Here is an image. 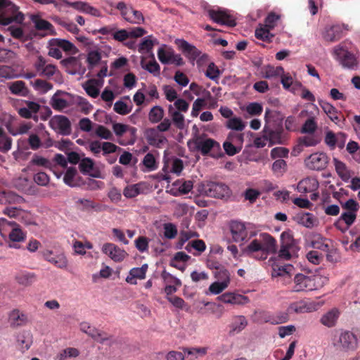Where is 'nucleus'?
<instances>
[{
    "mask_svg": "<svg viewBox=\"0 0 360 360\" xmlns=\"http://www.w3.org/2000/svg\"><path fill=\"white\" fill-rule=\"evenodd\" d=\"M56 6L60 11L65 10L68 7H72L78 11L93 16H100L101 15L100 11L97 8L84 1L70 2L68 0H60L56 4Z\"/></svg>",
    "mask_w": 360,
    "mask_h": 360,
    "instance_id": "0eeeda50",
    "label": "nucleus"
},
{
    "mask_svg": "<svg viewBox=\"0 0 360 360\" xmlns=\"http://www.w3.org/2000/svg\"><path fill=\"white\" fill-rule=\"evenodd\" d=\"M340 311L338 308H333L321 316L320 322L328 328H332L335 326L339 319Z\"/></svg>",
    "mask_w": 360,
    "mask_h": 360,
    "instance_id": "7c9ffc66",
    "label": "nucleus"
},
{
    "mask_svg": "<svg viewBox=\"0 0 360 360\" xmlns=\"http://www.w3.org/2000/svg\"><path fill=\"white\" fill-rule=\"evenodd\" d=\"M217 299L225 304L233 305H243L250 301L248 297L234 292H225L217 297Z\"/></svg>",
    "mask_w": 360,
    "mask_h": 360,
    "instance_id": "393cba45",
    "label": "nucleus"
},
{
    "mask_svg": "<svg viewBox=\"0 0 360 360\" xmlns=\"http://www.w3.org/2000/svg\"><path fill=\"white\" fill-rule=\"evenodd\" d=\"M8 88L13 95L25 97L29 94V89L26 86L25 83L21 80L10 82L8 84Z\"/></svg>",
    "mask_w": 360,
    "mask_h": 360,
    "instance_id": "4c0bfd02",
    "label": "nucleus"
},
{
    "mask_svg": "<svg viewBox=\"0 0 360 360\" xmlns=\"http://www.w3.org/2000/svg\"><path fill=\"white\" fill-rule=\"evenodd\" d=\"M264 132L267 139L269 146L276 144H283L285 139L283 137L282 134L278 131L264 129Z\"/></svg>",
    "mask_w": 360,
    "mask_h": 360,
    "instance_id": "ea45409f",
    "label": "nucleus"
},
{
    "mask_svg": "<svg viewBox=\"0 0 360 360\" xmlns=\"http://www.w3.org/2000/svg\"><path fill=\"white\" fill-rule=\"evenodd\" d=\"M269 266L271 267V276L290 278L291 274L294 271V267L291 264H285L280 266L277 264L276 258H270L268 261Z\"/></svg>",
    "mask_w": 360,
    "mask_h": 360,
    "instance_id": "412c9836",
    "label": "nucleus"
},
{
    "mask_svg": "<svg viewBox=\"0 0 360 360\" xmlns=\"http://www.w3.org/2000/svg\"><path fill=\"white\" fill-rule=\"evenodd\" d=\"M334 53L343 68L353 70L357 66L355 56L347 50L340 46L334 49Z\"/></svg>",
    "mask_w": 360,
    "mask_h": 360,
    "instance_id": "2eb2a0df",
    "label": "nucleus"
},
{
    "mask_svg": "<svg viewBox=\"0 0 360 360\" xmlns=\"http://www.w3.org/2000/svg\"><path fill=\"white\" fill-rule=\"evenodd\" d=\"M112 130L117 136H122L124 134H129L128 140H120L119 143L122 146L133 145L136 140V129L133 127L121 123L112 124Z\"/></svg>",
    "mask_w": 360,
    "mask_h": 360,
    "instance_id": "1a4fd4ad",
    "label": "nucleus"
},
{
    "mask_svg": "<svg viewBox=\"0 0 360 360\" xmlns=\"http://www.w3.org/2000/svg\"><path fill=\"white\" fill-rule=\"evenodd\" d=\"M189 103L183 98L177 99L172 104L167 106L168 115L172 123L179 129L185 127L184 113L187 112Z\"/></svg>",
    "mask_w": 360,
    "mask_h": 360,
    "instance_id": "20e7f679",
    "label": "nucleus"
},
{
    "mask_svg": "<svg viewBox=\"0 0 360 360\" xmlns=\"http://www.w3.org/2000/svg\"><path fill=\"white\" fill-rule=\"evenodd\" d=\"M204 192L209 197L221 199L231 195V190L223 183L209 182L204 186Z\"/></svg>",
    "mask_w": 360,
    "mask_h": 360,
    "instance_id": "6e6552de",
    "label": "nucleus"
},
{
    "mask_svg": "<svg viewBox=\"0 0 360 360\" xmlns=\"http://www.w3.org/2000/svg\"><path fill=\"white\" fill-rule=\"evenodd\" d=\"M148 269V265L144 264L141 267H135L130 270L129 275L126 278V281L130 284H136V279H143L146 277V273Z\"/></svg>",
    "mask_w": 360,
    "mask_h": 360,
    "instance_id": "f704fd0d",
    "label": "nucleus"
},
{
    "mask_svg": "<svg viewBox=\"0 0 360 360\" xmlns=\"http://www.w3.org/2000/svg\"><path fill=\"white\" fill-rule=\"evenodd\" d=\"M189 144H193L195 149L200 151L202 155L211 153L212 157H217L221 153L220 144L215 140L205 136H196L188 142Z\"/></svg>",
    "mask_w": 360,
    "mask_h": 360,
    "instance_id": "39448f33",
    "label": "nucleus"
},
{
    "mask_svg": "<svg viewBox=\"0 0 360 360\" xmlns=\"http://www.w3.org/2000/svg\"><path fill=\"white\" fill-rule=\"evenodd\" d=\"M319 306L314 302H304L300 301L292 303L289 309L290 311L295 312L297 314H303L315 311L318 309Z\"/></svg>",
    "mask_w": 360,
    "mask_h": 360,
    "instance_id": "cd10ccee",
    "label": "nucleus"
},
{
    "mask_svg": "<svg viewBox=\"0 0 360 360\" xmlns=\"http://www.w3.org/2000/svg\"><path fill=\"white\" fill-rule=\"evenodd\" d=\"M24 14L8 0H0V25H8L12 22L22 24Z\"/></svg>",
    "mask_w": 360,
    "mask_h": 360,
    "instance_id": "7ed1b4c3",
    "label": "nucleus"
},
{
    "mask_svg": "<svg viewBox=\"0 0 360 360\" xmlns=\"http://www.w3.org/2000/svg\"><path fill=\"white\" fill-rule=\"evenodd\" d=\"M283 73L284 70L281 66H267L264 70L263 77L266 79H271L274 77H280Z\"/></svg>",
    "mask_w": 360,
    "mask_h": 360,
    "instance_id": "4d7b16f0",
    "label": "nucleus"
},
{
    "mask_svg": "<svg viewBox=\"0 0 360 360\" xmlns=\"http://www.w3.org/2000/svg\"><path fill=\"white\" fill-rule=\"evenodd\" d=\"M34 68L37 75L48 78L51 77L58 72L57 67L53 64L49 63L41 56L37 57L34 63Z\"/></svg>",
    "mask_w": 360,
    "mask_h": 360,
    "instance_id": "dca6fc26",
    "label": "nucleus"
},
{
    "mask_svg": "<svg viewBox=\"0 0 360 360\" xmlns=\"http://www.w3.org/2000/svg\"><path fill=\"white\" fill-rule=\"evenodd\" d=\"M152 60L146 63L143 59L141 61V68L155 77H159L160 75V67L156 62L154 55L152 54Z\"/></svg>",
    "mask_w": 360,
    "mask_h": 360,
    "instance_id": "a19ab883",
    "label": "nucleus"
},
{
    "mask_svg": "<svg viewBox=\"0 0 360 360\" xmlns=\"http://www.w3.org/2000/svg\"><path fill=\"white\" fill-rule=\"evenodd\" d=\"M15 279L20 285L28 286L35 281V275L32 273H21L16 276Z\"/></svg>",
    "mask_w": 360,
    "mask_h": 360,
    "instance_id": "680f3d73",
    "label": "nucleus"
},
{
    "mask_svg": "<svg viewBox=\"0 0 360 360\" xmlns=\"http://www.w3.org/2000/svg\"><path fill=\"white\" fill-rule=\"evenodd\" d=\"M208 15L210 18L216 23L229 27H234L236 25L235 18L227 10H209Z\"/></svg>",
    "mask_w": 360,
    "mask_h": 360,
    "instance_id": "4468645a",
    "label": "nucleus"
},
{
    "mask_svg": "<svg viewBox=\"0 0 360 360\" xmlns=\"http://www.w3.org/2000/svg\"><path fill=\"white\" fill-rule=\"evenodd\" d=\"M7 236L11 242L20 243L25 240L26 233L22 231L20 225L17 224V226L12 229Z\"/></svg>",
    "mask_w": 360,
    "mask_h": 360,
    "instance_id": "a18cd8bd",
    "label": "nucleus"
},
{
    "mask_svg": "<svg viewBox=\"0 0 360 360\" xmlns=\"http://www.w3.org/2000/svg\"><path fill=\"white\" fill-rule=\"evenodd\" d=\"M76 204L83 210H94L96 211L103 210L102 206L95 203L94 201L87 198H79L76 201Z\"/></svg>",
    "mask_w": 360,
    "mask_h": 360,
    "instance_id": "c03bdc74",
    "label": "nucleus"
},
{
    "mask_svg": "<svg viewBox=\"0 0 360 360\" xmlns=\"http://www.w3.org/2000/svg\"><path fill=\"white\" fill-rule=\"evenodd\" d=\"M51 105L54 110L61 111L69 107L70 104L66 98L56 93L51 98Z\"/></svg>",
    "mask_w": 360,
    "mask_h": 360,
    "instance_id": "37998d69",
    "label": "nucleus"
},
{
    "mask_svg": "<svg viewBox=\"0 0 360 360\" xmlns=\"http://www.w3.org/2000/svg\"><path fill=\"white\" fill-rule=\"evenodd\" d=\"M356 218V213L343 212L335 223V226L342 232H345L354 223Z\"/></svg>",
    "mask_w": 360,
    "mask_h": 360,
    "instance_id": "a878e982",
    "label": "nucleus"
},
{
    "mask_svg": "<svg viewBox=\"0 0 360 360\" xmlns=\"http://www.w3.org/2000/svg\"><path fill=\"white\" fill-rule=\"evenodd\" d=\"M333 162L335 171L340 178L345 182H349L352 174L346 165L335 158H333Z\"/></svg>",
    "mask_w": 360,
    "mask_h": 360,
    "instance_id": "c9c22d12",
    "label": "nucleus"
},
{
    "mask_svg": "<svg viewBox=\"0 0 360 360\" xmlns=\"http://www.w3.org/2000/svg\"><path fill=\"white\" fill-rule=\"evenodd\" d=\"M30 18L37 30L46 31V34H56L53 25L47 20L37 15H31Z\"/></svg>",
    "mask_w": 360,
    "mask_h": 360,
    "instance_id": "2f4dec72",
    "label": "nucleus"
},
{
    "mask_svg": "<svg viewBox=\"0 0 360 360\" xmlns=\"http://www.w3.org/2000/svg\"><path fill=\"white\" fill-rule=\"evenodd\" d=\"M316 289L315 278L302 274H297L294 277V292L311 291Z\"/></svg>",
    "mask_w": 360,
    "mask_h": 360,
    "instance_id": "ddd939ff",
    "label": "nucleus"
},
{
    "mask_svg": "<svg viewBox=\"0 0 360 360\" xmlns=\"http://www.w3.org/2000/svg\"><path fill=\"white\" fill-rule=\"evenodd\" d=\"M348 25L336 24L325 28L323 34V39L330 42L335 41L341 38L344 32L348 31Z\"/></svg>",
    "mask_w": 360,
    "mask_h": 360,
    "instance_id": "a211bd4d",
    "label": "nucleus"
},
{
    "mask_svg": "<svg viewBox=\"0 0 360 360\" xmlns=\"http://www.w3.org/2000/svg\"><path fill=\"white\" fill-rule=\"evenodd\" d=\"M143 134L148 143L152 146L160 148L167 142L166 137L156 128L146 129Z\"/></svg>",
    "mask_w": 360,
    "mask_h": 360,
    "instance_id": "4be33fe9",
    "label": "nucleus"
},
{
    "mask_svg": "<svg viewBox=\"0 0 360 360\" xmlns=\"http://www.w3.org/2000/svg\"><path fill=\"white\" fill-rule=\"evenodd\" d=\"M164 114L165 112L162 107L160 105H155L149 111L148 120L151 123H158L162 120Z\"/></svg>",
    "mask_w": 360,
    "mask_h": 360,
    "instance_id": "49530a36",
    "label": "nucleus"
},
{
    "mask_svg": "<svg viewBox=\"0 0 360 360\" xmlns=\"http://www.w3.org/2000/svg\"><path fill=\"white\" fill-rule=\"evenodd\" d=\"M254 225L239 220H231L228 224V230L231 239L235 243H242L248 238L257 235L256 231H253Z\"/></svg>",
    "mask_w": 360,
    "mask_h": 360,
    "instance_id": "f03ea898",
    "label": "nucleus"
},
{
    "mask_svg": "<svg viewBox=\"0 0 360 360\" xmlns=\"http://www.w3.org/2000/svg\"><path fill=\"white\" fill-rule=\"evenodd\" d=\"M44 259L60 269H65L68 266V259L63 252H54L52 250H46L43 252Z\"/></svg>",
    "mask_w": 360,
    "mask_h": 360,
    "instance_id": "5701e85b",
    "label": "nucleus"
},
{
    "mask_svg": "<svg viewBox=\"0 0 360 360\" xmlns=\"http://www.w3.org/2000/svg\"><path fill=\"white\" fill-rule=\"evenodd\" d=\"M319 105L323 111L327 115L328 118L335 124L340 122V112L336 108L328 102L321 101Z\"/></svg>",
    "mask_w": 360,
    "mask_h": 360,
    "instance_id": "e433bc0d",
    "label": "nucleus"
},
{
    "mask_svg": "<svg viewBox=\"0 0 360 360\" xmlns=\"http://www.w3.org/2000/svg\"><path fill=\"white\" fill-rule=\"evenodd\" d=\"M80 330L96 341L99 342L100 343L105 344H110L112 341V337L105 335L104 333L100 331L96 327L91 326L89 322L83 321L79 324Z\"/></svg>",
    "mask_w": 360,
    "mask_h": 360,
    "instance_id": "9b49d317",
    "label": "nucleus"
},
{
    "mask_svg": "<svg viewBox=\"0 0 360 360\" xmlns=\"http://www.w3.org/2000/svg\"><path fill=\"white\" fill-rule=\"evenodd\" d=\"M227 128L238 131H243L245 124L240 117H232L230 118L226 124Z\"/></svg>",
    "mask_w": 360,
    "mask_h": 360,
    "instance_id": "0e129e2a",
    "label": "nucleus"
},
{
    "mask_svg": "<svg viewBox=\"0 0 360 360\" xmlns=\"http://www.w3.org/2000/svg\"><path fill=\"white\" fill-rule=\"evenodd\" d=\"M17 222L0 218V235L6 238L13 228L17 226Z\"/></svg>",
    "mask_w": 360,
    "mask_h": 360,
    "instance_id": "3c124183",
    "label": "nucleus"
},
{
    "mask_svg": "<svg viewBox=\"0 0 360 360\" xmlns=\"http://www.w3.org/2000/svg\"><path fill=\"white\" fill-rule=\"evenodd\" d=\"M156 39H154L152 35H148L143 39L141 43L139 46V51L140 53L150 52L155 44H158Z\"/></svg>",
    "mask_w": 360,
    "mask_h": 360,
    "instance_id": "8fccbe9b",
    "label": "nucleus"
},
{
    "mask_svg": "<svg viewBox=\"0 0 360 360\" xmlns=\"http://www.w3.org/2000/svg\"><path fill=\"white\" fill-rule=\"evenodd\" d=\"M141 192V185L136 184L127 186L123 191V195L127 198L137 196Z\"/></svg>",
    "mask_w": 360,
    "mask_h": 360,
    "instance_id": "338daca9",
    "label": "nucleus"
},
{
    "mask_svg": "<svg viewBox=\"0 0 360 360\" xmlns=\"http://www.w3.org/2000/svg\"><path fill=\"white\" fill-rule=\"evenodd\" d=\"M193 186V182L191 181L177 180L172 184V188L168 191V192L174 196L186 194L191 191Z\"/></svg>",
    "mask_w": 360,
    "mask_h": 360,
    "instance_id": "c85d7f7f",
    "label": "nucleus"
},
{
    "mask_svg": "<svg viewBox=\"0 0 360 360\" xmlns=\"http://www.w3.org/2000/svg\"><path fill=\"white\" fill-rule=\"evenodd\" d=\"M319 182L316 179L308 177L301 180L297 186V191L302 193L315 192L319 188Z\"/></svg>",
    "mask_w": 360,
    "mask_h": 360,
    "instance_id": "c756f323",
    "label": "nucleus"
},
{
    "mask_svg": "<svg viewBox=\"0 0 360 360\" xmlns=\"http://www.w3.org/2000/svg\"><path fill=\"white\" fill-rule=\"evenodd\" d=\"M18 77H19V75L13 68L7 65H0V82Z\"/></svg>",
    "mask_w": 360,
    "mask_h": 360,
    "instance_id": "de8ad7c7",
    "label": "nucleus"
},
{
    "mask_svg": "<svg viewBox=\"0 0 360 360\" xmlns=\"http://www.w3.org/2000/svg\"><path fill=\"white\" fill-rule=\"evenodd\" d=\"M281 244L293 248H297L293 238V233L290 230L285 231L281 234Z\"/></svg>",
    "mask_w": 360,
    "mask_h": 360,
    "instance_id": "e2e57ef3",
    "label": "nucleus"
},
{
    "mask_svg": "<svg viewBox=\"0 0 360 360\" xmlns=\"http://www.w3.org/2000/svg\"><path fill=\"white\" fill-rule=\"evenodd\" d=\"M116 8L120 11L124 20L129 23L140 25L144 22V18L141 11L134 9L123 1L117 3Z\"/></svg>",
    "mask_w": 360,
    "mask_h": 360,
    "instance_id": "423d86ee",
    "label": "nucleus"
},
{
    "mask_svg": "<svg viewBox=\"0 0 360 360\" xmlns=\"http://www.w3.org/2000/svg\"><path fill=\"white\" fill-rule=\"evenodd\" d=\"M49 127L57 134L67 136L71 133V124L64 115H54L49 120Z\"/></svg>",
    "mask_w": 360,
    "mask_h": 360,
    "instance_id": "f8f14e48",
    "label": "nucleus"
},
{
    "mask_svg": "<svg viewBox=\"0 0 360 360\" xmlns=\"http://www.w3.org/2000/svg\"><path fill=\"white\" fill-rule=\"evenodd\" d=\"M165 46V45H163L158 49L157 53L158 58L162 64H169V60L174 51L172 49H166Z\"/></svg>",
    "mask_w": 360,
    "mask_h": 360,
    "instance_id": "052dcab7",
    "label": "nucleus"
},
{
    "mask_svg": "<svg viewBox=\"0 0 360 360\" xmlns=\"http://www.w3.org/2000/svg\"><path fill=\"white\" fill-rule=\"evenodd\" d=\"M79 168L83 174H86L94 178H104L101 171L98 167H95L93 160L89 158H82L79 163Z\"/></svg>",
    "mask_w": 360,
    "mask_h": 360,
    "instance_id": "aec40b11",
    "label": "nucleus"
},
{
    "mask_svg": "<svg viewBox=\"0 0 360 360\" xmlns=\"http://www.w3.org/2000/svg\"><path fill=\"white\" fill-rule=\"evenodd\" d=\"M34 89L40 94H45L52 89L53 85L43 79H36L33 83Z\"/></svg>",
    "mask_w": 360,
    "mask_h": 360,
    "instance_id": "774afa93",
    "label": "nucleus"
},
{
    "mask_svg": "<svg viewBox=\"0 0 360 360\" xmlns=\"http://www.w3.org/2000/svg\"><path fill=\"white\" fill-rule=\"evenodd\" d=\"M175 43L184 53L189 56L193 60L197 58L200 54V52L195 46L189 44L184 39H177Z\"/></svg>",
    "mask_w": 360,
    "mask_h": 360,
    "instance_id": "473e14b6",
    "label": "nucleus"
},
{
    "mask_svg": "<svg viewBox=\"0 0 360 360\" xmlns=\"http://www.w3.org/2000/svg\"><path fill=\"white\" fill-rule=\"evenodd\" d=\"M326 238H324L321 235L316 234L314 236L313 240L311 241V246L314 248L326 252V250H328V248H330L328 244L326 243Z\"/></svg>",
    "mask_w": 360,
    "mask_h": 360,
    "instance_id": "6e6d98bb",
    "label": "nucleus"
},
{
    "mask_svg": "<svg viewBox=\"0 0 360 360\" xmlns=\"http://www.w3.org/2000/svg\"><path fill=\"white\" fill-rule=\"evenodd\" d=\"M339 343L342 349L346 352L355 351L359 345L356 335L351 331H344L340 333Z\"/></svg>",
    "mask_w": 360,
    "mask_h": 360,
    "instance_id": "6ab92c4d",
    "label": "nucleus"
},
{
    "mask_svg": "<svg viewBox=\"0 0 360 360\" xmlns=\"http://www.w3.org/2000/svg\"><path fill=\"white\" fill-rule=\"evenodd\" d=\"M247 326L248 321L244 316H235L233 317L232 322L230 324V333L238 334L244 330Z\"/></svg>",
    "mask_w": 360,
    "mask_h": 360,
    "instance_id": "58836bf2",
    "label": "nucleus"
},
{
    "mask_svg": "<svg viewBox=\"0 0 360 360\" xmlns=\"http://www.w3.org/2000/svg\"><path fill=\"white\" fill-rule=\"evenodd\" d=\"M294 219L297 224L307 229H312L319 225V220L310 212L298 213L295 216Z\"/></svg>",
    "mask_w": 360,
    "mask_h": 360,
    "instance_id": "bb28decb",
    "label": "nucleus"
},
{
    "mask_svg": "<svg viewBox=\"0 0 360 360\" xmlns=\"http://www.w3.org/2000/svg\"><path fill=\"white\" fill-rule=\"evenodd\" d=\"M101 59V53L98 49L90 51L86 57V62L89 68H92L96 65Z\"/></svg>",
    "mask_w": 360,
    "mask_h": 360,
    "instance_id": "69168bd1",
    "label": "nucleus"
},
{
    "mask_svg": "<svg viewBox=\"0 0 360 360\" xmlns=\"http://www.w3.org/2000/svg\"><path fill=\"white\" fill-rule=\"evenodd\" d=\"M276 240L268 233H261L243 250L244 255L259 260L266 259L269 254L276 252Z\"/></svg>",
    "mask_w": 360,
    "mask_h": 360,
    "instance_id": "f257e3e1",
    "label": "nucleus"
},
{
    "mask_svg": "<svg viewBox=\"0 0 360 360\" xmlns=\"http://www.w3.org/2000/svg\"><path fill=\"white\" fill-rule=\"evenodd\" d=\"M28 321L27 316L23 311L15 309L11 311L8 315V322L13 328L22 327Z\"/></svg>",
    "mask_w": 360,
    "mask_h": 360,
    "instance_id": "b1692460",
    "label": "nucleus"
},
{
    "mask_svg": "<svg viewBox=\"0 0 360 360\" xmlns=\"http://www.w3.org/2000/svg\"><path fill=\"white\" fill-rule=\"evenodd\" d=\"M328 155L323 152H316L311 154L304 160L305 166L311 170H323L328 163Z\"/></svg>",
    "mask_w": 360,
    "mask_h": 360,
    "instance_id": "9d476101",
    "label": "nucleus"
},
{
    "mask_svg": "<svg viewBox=\"0 0 360 360\" xmlns=\"http://www.w3.org/2000/svg\"><path fill=\"white\" fill-rule=\"evenodd\" d=\"M17 342L23 350H28L32 344V335L28 330L20 333L17 336Z\"/></svg>",
    "mask_w": 360,
    "mask_h": 360,
    "instance_id": "79ce46f5",
    "label": "nucleus"
},
{
    "mask_svg": "<svg viewBox=\"0 0 360 360\" xmlns=\"http://www.w3.org/2000/svg\"><path fill=\"white\" fill-rule=\"evenodd\" d=\"M77 176V171L76 168L75 167H69L67 169L64 176H63V181L64 183L70 186V187H75L77 185L76 182V177Z\"/></svg>",
    "mask_w": 360,
    "mask_h": 360,
    "instance_id": "603ef678",
    "label": "nucleus"
},
{
    "mask_svg": "<svg viewBox=\"0 0 360 360\" xmlns=\"http://www.w3.org/2000/svg\"><path fill=\"white\" fill-rule=\"evenodd\" d=\"M142 164L145 167V169H143L145 172L154 171L158 168V164L156 162L155 158L150 153H147L144 156L142 160Z\"/></svg>",
    "mask_w": 360,
    "mask_h": 360,
    "instance_id": "5fc2aeb1",
    "label": "nucleus"
},
{
    "mask_svg": "<svg viewBox=\"0 0 360 360\" xmlns=\"http://www.w3.org/2000/svg\"><path fill=\"white\" fill-rule=\"evenodd\" d=\"M280 77H281V82L285 89L291 91L294 94L298 92L299 87L302 86V84L300 82L294 81V79L289 73H283Z\"/></svg>",
    "mask_w": 360,
    "mask_h": 360,
    "instance_id": "72a5a7b5",
    "label": "nucleus"
},
{
    "mask_svg": "<svg viewBox=\"0 0 360 360\" xmlns=\"http://www.w3.org/2000/svg\"><path fill=\"white\" fill-rule=\"evenodd\" d=\"M288 165L286 162L283 159L275 160L271 166V169L274 174L278 176H283L287 171Z\"/></svg>",
    "mask_w": 360,
    "mask_h": 360,
    "instance_id": "bf43d9fd",
    "label": "nucleus"
},
{
    "mask_svg": "<svg viewBox=\"0 0 360 360\" xmlns=\"http://www.w3.org/2000/svg\"><path fill=\"white\" fill-rule=\"evenodd\" d=\"M55 42L56 46L66 52H69L72 54H75L78 52L77 48L68 40L56 39H55Z\"/></svg>",
    "mask_w": 360,
    "mask_h": 360,
    "instance_id": "13d9d810",
    "label": "nucleus"
},
{
    "mask_svg": "<svg viewBox=\"0 0 360 360\" xmlns=\"http://www.w3.org/2000/svg\"><path fill=\"white\" fill-rule=\"evenodd\" d=\"M32 126H33V124L30 122H23L20 123L18 127H16V128L8 127V130L11 135L16 136L18 135H22V134H27L28 131L32 127Z\"/></svg>",
    "mask_w": 360,
    "mask_h": 360,
    "instance_id": "09e8293b",
    "label": "nucleus"
},
{
    "mask_svg": "<svg viewBox=\"0 0 360 360\" xmlns=\"http://www.w3.org/2000/svg\"><path fill=\"white\" fill-rule=\"evenodd\" d=\"M101 251L115 262L123 261L128 255L124 250L111 243L103 244Z\"/></svg>",
    "mask_w": 360,
    "mask_h": 360,
    "instance_id": "f3484780",
    "label": "nucleus"
},
{
    "mask_svg": "<svg viewBox=\"0 0 360 360\" xmlns=\"http://www.w3.org/2000/svg\"><path fill=\"white\" fill-rule=\"evenodd\" d=\"M82 86L89 96L96 98L99 95V88L97 81L94 79L88 80Z\"/></svg>",
    "mask_w": 360,
    "mask_h": 360,
    "instance_id": "864d4df0",
    "label": "nucleus"
}]
</instances>
